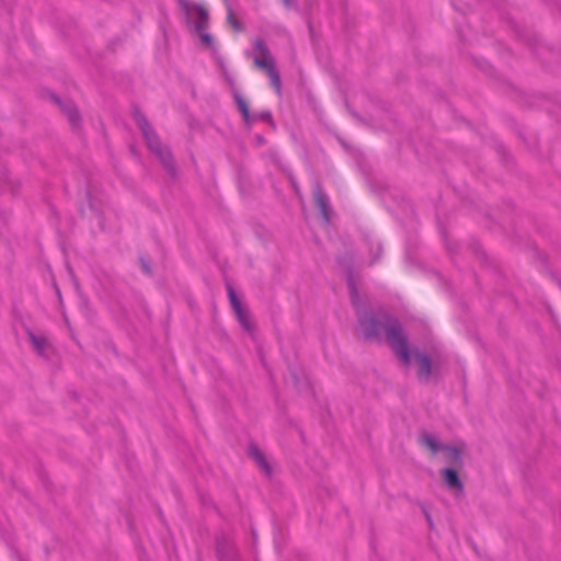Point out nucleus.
<instances>
[{"label":"nucleus","instance_id":"obj_6","mask_svg":"<svg viewBox=\"0 0 561 561\" xmlns=\"http://www.w3.org/2000/svg\"><path fill=\"white\" fill-rule=\"evenodd\" d=\"M227 290H228L229 301L231 304V307L233 309V312H234L240 325L243 328L244 331L251 332L252 323H251L249 313L243 308V306H242L241 301L239 300L232 286L229 285L227 287Z\"/></svg>","mask_w":561,"mask_h":561},{"label":"nucleus","instance_id":"obj_15","mask_svg":"<svg viewBox=\"0 0 561 561\" xmlns=\"http://www.w3.org/2000/svg\"><path fill=\"white\" fill-rule=\"evenodd\" d=\"M218 553H219V556H220L221 561H226V560L224 559V556H222V553H221V550H220V549L218 550Z\"/></svg>","mask_w":561,"mask_h":561},{"label":"nucleus","instance_id":"obj_12","mask_svg":"<svg viewBox=\"0 0 561 561\" xmlns=\"http://www.w3.org/2000/svg\"><path fill=\"white\" fill-rule=\"evenodd\" d=\"M65 111L67 112V115H68V118H69L70 123H71L72 125H76V124H77V121H78V118H79V115H78L77 110H76L73 106L68 105V106L65 108Z\"/></svg>","mask_w":561,"mask_h":561},{"label":"nucleus","instance_id":"obj_13","mask_svg":"<svg viewBox=\"0 0 561 561\" xmlns=\"http://www.w3.org/2000/svg\"><path fill=\"white\" fill-rule=\"evenodd\" d=\"M227 20H228V22L232 25V27H233L234 30H237V31H238V30H240V28H241V26L239 25V23H238V21H237L236 16H234V14L232 13L231 9H229V10H228Z\"/></svg>","mask_w":561,"mask_h":561},{"label":"nucleus","instance_id":"obj_11","mask_svg":"<svg viewBox=\"0 0 561 561\" xmlns=\"http://www.w3.org/2000/svg\"><path fill=\"white\" fill-rule=\"evenodd\" d=\"M237 104H238L239 111L241 112V114L243 116V119L245 122H249V119H250V112H249V107H248L247 102L241 96H237Z\"/></svg>","mask_w":561,"mask_h":561},{"label":"nucleus","instance_id":"obj_4","mask_svg":"<svg viewBox=\"0 0 561 561\" xmlns=\"http://www.w3.org/2000/svg\"><path fill=\"white\" fill-rule=\"evenodd\" d=\"M134 118L137 123V126L140 128L144 138L147 141L148 148L157 154L160 159L161 163L168 169H173V160L167 148H164L159 141L156 133L149 126L146 117L138 111L134 113Z\"/></svg>","mask_w":561,"mask_h":561},{"label":"nucleus","instance_id":"obj_3","mask_svg":"<svg viewBox=\"0 0 561 561\" xmlns=\"http://www.w3.org/2000/svg\"><path fill=\"white\" fill-rule=\"evenodd\" d=\"M181 11L187 25L198 35L201 44L209 49L214 48V38L206 32L208 26V12L196 2H180Z\"/></svg>","mask_w":561,"mask_h":561},{"label":"nucleus","instance_id":"obj_9","mask_svg":"<svg viewBox=\"0 0 561 561\" xmlns=\"http://www.w3.org/2000/svg\"><path fill=\"white\" fill-rule=\"evenodd\" d=\"M314 202L318 206V208L321 211V215L323 217V220L328 224L330 220L329 215V198L328 196L322 192L320 187H316L314 190Z\"/></svg>","mask_w":561,"mask_h":561},{"label":"nucleus","instance_id":"obj_5","mask_svg":"<svg viewBox=\"0 0 561 561\" xmlns=\"http://www.w3.org/2000/svg\"><path fill=\"white\" fill-rule=\"evenodd\" d=\"M255 49L257 50V55L254 58L255 65L259 68L264 69L266 71L267 76L270 77L272 87L279 94L280 93V78L274 67L273 58L262 39H256Z\"/></svg>","mask_w":561,"mask_h":561},{"label":"nucleus","instance_id":"obj_8","mask_svg":"<svg viewBox=\"0 0 561 561\" xmlns=\"http://www.w3.org/2000/svg\"><path fill=\"white\" fill-rule=\"evenodd\" d=\"M32 346L38 355L47 357L50 353V344L45 335L27 332Z\"/></svg>","mask_w":561,"mask_h":561},{"label":"nucleus","instance_id":"obj_14","mask_svg":"<svg viewBox=\"0 0 561 561\" xmlns=\"http://www.w3.org/2000/svg\"><path fill=\"white\" fill-rule=\"evenodd\" d=\"M376 253L377 254L381 253V247L379 244L376 245Z\"/></svg>","mask_w":561,"mask_h":561},{"label":"nucleus","instance_id":"obj_2","mask_svg":"<svg viewBox=\"0 0 561 561\" xmlns=\"http://www.w3.org/2000/svg\"><path fill=\"white\" fill-rule=\"evenodd\" d=\"M419 442L422 446L428 449L432 456L442 455L443 460L455 467L462 468V456L466 451V445L462 442L455 444L443 443L436 435L424 432L419 436Z\"/></svg>","mask_w":561,"mask_h":561},{"label":"nucleus","instance_id":"obj_10","mask_svg":"<svg viewBox=\"0 0 561 561\" xmlns=\"http://www.w3.org/2000/svg\"><path fill=\"white\" fill-rule=\"evenodd\" d=\"M249 454L253 458V460L256 462V465L260 467V469L266 474L270 476L272 472L271 466L264 456V454L256 447V446H250Z\"/></svg>","mask_w":561,"mask_h":561},{"label":"nucleus","instance_id":"obj_1","mask_svg":"<svg viewBox=\"0 0 561 561\" xmlns=\"http://www.w3.org/2000/svg\"><path fill=\"white\" fill-rule=\"evenodd\" d=\"M358 322L360 333L367 339L379 337L383 332L403 365H409L412 356L415 357L419 364V378L424 381L428 380L432 373L430 358L420 352H410L407 337L397 320L390 319L383 313H368L362 316Z\"/></svg>","mask_w":561,"mask_h":561},{"label":"nucleus","instance_id":"obj_7","mask_svg":"<svg viewBox=\"0 0 561 561\" xmlns=\"http://www.w3.org/2000/svg\"><path fill=\"white\" fill-rule=\"evenodd\" d=\"M456 469L457 468H445L440 471V474L444 483L450 491L460 493L463 490V484Z\"/></svg>","mask_w":561,"mask_h":561}]
</instances>
